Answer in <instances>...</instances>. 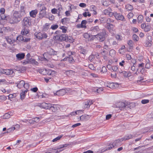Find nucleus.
<instances>
[{"label": "nucleus", "instance_id": "052dcab7", "mask_svg": "<svg viewBox=\"0 0 153 153\" xmlns=\"http://www.w3.org/2000/svg\"><path fill=\"white\" fill-rule=\"evenodd\" d=\"M49 28V25L48 24H46L43 27V29L44 30H47Z\"/></svg>", "mask_w": 153, "mask_h": 153}, {"label": "nucleus", "instance_id": "f3484780", "mask_svg": "<svg viewBox=\"0 0 153 153\" xmlns=\"http://www.w3.org/2000/svg\"><path fill=\"white\" fill-rule=\"evenodd\" d=\"M119 73L121 76H122L125 77H128L131 76V73L127 72L124 71H119Z\"/></svg>", "mask_w": 153, "mask_h": 153}, {"label": "nucleus", "instance_id": "9d476101", "mask_svg": "<svg viewBox=\"0 0 153 153\" xmlns=\"http://www.w3.org/2000/svg\"><path fill=\"white\" fill-rule=\"evenodd\" d=\"M13 73L14 71L12 70L2 69V74H3L7 75H13Z\"/></svg>", "mask_w": 153, "mask_h": 153}, {"label": "nucleus", "instance_id": "338daca9", "mask_svg": "<svg viewBox=\"0 0 153 153\" xmlns=\"http://www.w3.org/2000/svg\"><path fill=\"white\" fill-rule=\"evenodd\" d=\"M103 89L102 88H100L96 89V91L98 93H100L103 90Z\"/></svg>", "mask_w": 153, "mask_h": 153}, {"label": "nucleus", "instance_id": "2eb2a0df", "mask_svg": "<svg viewBox=\"0 0 153 153\" xmlns=\"http://www.w3.org/2000/svg\"><path fill=\"white\" fill-rule=\"evenodd\" d=\"M66 92L65 89H61L57 91L56 93H54V95L58 96H62L64 95L66 93Z\"/></svg>", "mask_w": 153, "mask_h": 153}, {"label": "nucleus", "instance_id": "de8ad7c7", "mask_svg": "<svg viewBox=\"0 0 153 153\" xmlns=\"http://www.w3.org/2000/svg\"><path fill=\"white\" fill-rule=\"evenodd\" d=\"M126 8L128 10H131L133 9V7L132 5L129 4L126 5Z\"/></svg>", "mask_w": 153, "mask_h": 153}, {"label": "nucleus", "instance_id": "5fc2aeb1", "mask_svg": "<svg viewBox=\"0 0 153 153\" xmlns=\"http://www.w3.org/2000/svg\"><path fill=\"white\" fill-rule=\"evenodd\" d=\"M115 37L117 40L119 41L121 40L122 39V36L120 35H116Z\"/></svg>", "mask_w": 153, "mask_h": 153}, {"label": "nucleus", "instance_id": "dca6fc26", "mask_svg": "<svg viewBox=\"0 0 153 153\" xmlns=\"http://www.w3.org/2000/svg\"><path fill=\"white\" fill-rule=\"evenodd\" d=\"M119 86V84L117 83H111L108 84L107 87L110 88L114 89L118 88Z\"/></svg>", "mask_w": 153, "mask_h": 153}, {"label": "nucleus", "instance_id": "5701e85b", "mask_svg": "<svg viewBox=\"0 0 153 153\" xmlns=\"http://www.w3.org/2000/svg\"><path fill=\"white\" fill-rule=\"evenodd\" d=\"M64 73L68 76H71L74 75L75 74V72L72 70L66 71Z\"/></svg>", "mask_w": 153, "mask_h": 153}, {"label": "nucleus", "instance_id": "b1692460", "mask_svg": "<svg viewBox=\"0 0 153 153\" xmlns=\"http://www.w3.org/2000/svg\"><path fill=\"white\" fill-rule=\"evenodd\" d=\"M25 82L23 80L21 81L17 85V86L18 88H24V85Z\"/></svg>", "mask_w": 153, "mask_h": 153}, {"label": "nucleus", "instance_id": "a18cd8bd", "mask_svg": "<svg viewBox=\"0 0 153 153\" xmlns=\"http://www.w3.org/2000/svg\"><path fill=\"white\" fill-rule=\"evenodd\" d=\"M62 135H59L57 137H56V138L52 140V141L53 142H56L57 141H58L62 137Z\"/></svg>", "mask_w": 153, "mask_h": 153}, {"label": "nucleus", "instance_id": "e2e57ef3", "mask_svg": "<svg viewBox=\"0 0 153 153\" xmlns=\"http://www.w3.org/2000/svg\"><path fill=\"white\" fill-rule=\"evenodd\" d=\"M29 85L28 83H25L24 85V88L26 89V90H27L28 91L27 89L29 88Z\"/></svg>", "mask_w": 153, "mask_h": 153}, {"label": "nucleus", "instance_id": "412c9836", "mask_svg": "<svg viewBox=\"0 0 153 153\" xmlns=\"http://www.w3.org/2000/svg\"><path fill=\"white\" fill-rule=\"evenodd\" d=\"M37 13L38 11L37 10H32L30 12V15L31 17L35 18L36 17Z\"/></svg>", "mask_w": 153, "mask_h": 153}, {"label": "nucleus", "instance_id": "a878e982", "mask_svg": "<svg viewBox=\"0 0 153 153\" xmlns=\"http://www.w3.org/2000/svg\"><path fill=\"white\" fill-rule=\"evenodd\" d=\"M27 92V90H25L24 91H22L20 93V98L22 100H23L25 97V94Z\"/></svg>", "mask_w": 153, "mask_h": 153}, {"label": "nucleus", "instance_id": "4be33fe9", "mask_svg": "<svg viewBox=\"0 0 153 153\" xmlns=\"http://www.w3.org/2000/svg\"><path fill=\"white\" fill-rule=\"evenodd\" d=\"M100 30L99 27L97 26L92 27L91 29V30L94 33L95 32H99L100 31Z\"/></svg>", "mask_w": 153, "mask_h": 153}, {"label": "nucleus", "instance_id": "79ce46f5", "mask_svg": "<svg viewBox=\"0 0 153 153\" xmlns=\"http://www.w3.org/2000/svg\"><path fill=\"white\" fill-rule=\"evenodd\" d=\"M16 96V94H10L8 96V98L11 100L12 99L15 97Z\"/></svg>", "mask_w": 153, "mask_h": 153}, {"label": "nucleus", "instance_id": "9b49d317", "mask_svg": "<svg viewBox=\"0 0 153 153\" xmlns=\"http://www.w3.org/2000/svg\"><path fill=\"white\" fill-rule=\"evenodd\" d=\"M51 104L47 103L45 102H42L40 104V106L42 108L46 109H49L51 106Z\"/></svg>", "mask_w": 153, "mask_h": 153}, {"label": "nucleus", "instance_id": "0eeeda50", "mask_svg": "<svg viewBox=\"0 0 153 153\" xmlns=\"http://www.w3.org/2000/svg\"><path fill=\"white\" fill-rule=\"evenodd\" d=\"M112 10L110 7L104 10L103 13L105 15H108L110 17H111L113 15L114 13L112 12Z\"/></svg>", "mask_w": 153, "mask_h": 153}, {"label": "nucleus", "instance_id": "aec40b11", "mask_svg": "<svg viewBox=\"0 0 153 153\" xmlns=\"http://www.w3.org/2000/svg\"><path fill=\"white\" fill-rule=\"evenodd\" d=\"M67 60H68L69 62L70 63H73L74 62V59L73 57L71 56H69V57H67L66 58H64L63 59H62L61 61H65Z\"/></svg>", "mask_w": 153, "mask_h": 153}, {"label": "nucleus", "instance_id": "680f3d73", "mask_svg": "<svg viewBox=\"0 0 153 153\" xmlns=\"http://www.w3.org/2000/svg\"><path fill=\"white\" fill-rule=\"evenodd\" d=\"M58 27V25H52L51 27V28L52 30H55Z\"/></svg>", "mask_w": 153, "mask_h": 153}, {"label": "nucleus", "instance_id": "7c9ffc66", "mask_svg": "<svg viewBox=\"0 0 153 153\" xmlns=\"http://www.w3.org/2000/svg\"><path fill=\"white\" fill-rule=\"evenodd\" d=\"M143 20V16L142 15H140L137 18L138 22L139 23H142Z\"/></svg>", "mask_w": 153, "mask_h": 153}, {"label": "nucleus", "instance_id": "f257e3e1", "mask_svg": "<svg viewBox=\"0 0 153 153\" xmlns=\"http://www.w3.org/2000/svg\"><path fill=\"white\" fill-rule=\"evenodd\" d=\"M123 141V140L122 139H118L116 140L113 143L110 144L108 146L106 147H105V146L102 147L100 149V150H101V152H100V153H102L107 150H110L111 149L114 147L117 146L118 145L117 144L119 143V142H121Z\"/></svg>", "mask_w": 153, "mask_h": 153}, {"label": "nucleus", "instance_id": "13d9d810", "mask_svg": "<svg viewBox=\"0 0 153 153\" xmlns=\"http://www.w3.org/2000/svg\"><path fill=\"white\" fill-rule=\"evenodd\" d=\"M68 146V145L67 144L60 145L59 146V148H56V149H62L64 147H66Z\"/></svg>", "mask_w": 153, "mask_h": 153}, {"label": "nucleus", "instance_id": "423d86ee", "mask_svg": "<svg viewBox=\"0 0 153 153\" xmlns=\"http://www.w3.org/2000/svg\"><path fill=\"white\" fill-rule=\"evenodd\" d=\"M91 116L86 114L82 115L78 118V121H85L88 120L90 118Z\"/></svg>", "mask_w": 153, "mask_h": 153}, {"label": "nucleus", "instance_id": "4468645a", "mask_svg": "<svg viewBox=\"0 0 153 153\" xmlns=\"http://www.w3.org/2000/svg\"><path fill=\"white\" fill-rule=\"evenodd\" d=\"M8 20L11 24L16 23L19 22V21L13 15Z\"/></svg>", "mask_w": 153, "mask_h": 153}, {"label": "nucleus", "instance_id": "6e6d98bb", "mask_svg": "<svg viewBox=\"0 0 153 153\" xmlns=\"http://www.w3.org/2000/svg\"><path fill=\"white\" fill-rule=\"evenodd\" d=\"M0 16L1 17V19L5 20L6 19V16L5 15L4 13L1 14L0 15Z\"/></svg>", "mask_w": 153, "mask_h": 153}, {"label": "nucleus", "instance_id": "c03bdc74", "mask_svg": "<svg viewBox=\"0 0 153 153\" xmlns=\"http://www.w3.org/2000/svg\"><path fill=\"white\" fill-rule=\"evenodd\" d=\"M139 39L138 36L136 34H134L133 35V39L135 42H137L138 41Z\"/></svg>", "mask_w": 153, "mask_h": 153}, {"label": "nucleus", "instance_id": "bf43d9fd", "mask_svg": "<svg viewBox=\"0 0 153 153\" xmlns=\"http://www.w3.org/2000/svg\"><path fill=\"white\" fill-rule=\"evenodd\" d=\"M20 127V126L19 124H16L14 126V127H13L14 130H18Z\"/></svg>", "mask_w": 153, "mask_h": 153}, {"label": "nucleus", "instance_id": "864d4df0", "mask_svg": "<svg viewBox=\"0 0 153 153\" xmlns=\"http://www.w3.org/2000/svg\"><path fill=\"white\" fill-rule=\"evenodd\" d=\"M151 28L150 26L147 25L146 26V27L144 30L145 31L148 32L150 30Z\"/></svg>", "mask_w": 153, "mask_h": 153}, {"label": "nucleus", "instance_id": "20e7f679", "mask_svg": "<svg viewBox=\"0 0 153 153\" xmlns=\"http://www.w3.org/2000/svg\"><path fill=\"white\" fill-rule=\"evenodd\" d=\"M31 25V18L30 17H25L23 20L22 25L24 26L28 27Z\"/></svg>", "mask_w": 153, "mask_h": 153}, {"label": "nucleus", "instance_id": "0e129e2a", "mask_svg": "<svg viewBox=\"0 0 153 153\" xmlns=\"http://www.w3.org/2000/svg\"><path fill=\"white\" fill-rule=\"evenodd\" d=\"M149 102L148 100H143L141 101V103L143 104H145L148 103Z\"/></svg>", "mask_w": 153, "mask_h": 153}, {"label": "nucleus", "instance_id": "69168bd1", "mask_svg": "<svg viewBox=\"0 0 153 153\" xmlns=\"http://www.w3.org/2000/svg\"><path fill=\"white\" fill-rule=\"evenodd\" d=\"M51 12L52 13L55 14L57 12V10L56 8H53L52 9Z\"/></svg>", "mask_w": 153, "mask_h": 153}, {"label": "nucleus", "instance_id": "6ab92c4d", "mask_svg": "<svg viewBox=\"0 0 153 153\" xmlns=\"http://www.w3.org/2000/svg\"><path fill=\"white\" fill-rule=\"evenodd\" d=\"M25 56L24 53H19L16 55V57L17 59L19 60H22L23 59Z\"/></svg>", "mask_w": 153, "mask_h": 153}, {"label": "nucleus", "instance_id": "f8f14e48", "mask_svg": "<svg viewBox=\"0 0 153 153\" xmlns=\"http://www.w3.org/2000/svg\"><path fill=\"white\" fill-rule=\"evenodd\" d=\"M13 15L19 22L21 20V18L22 16L20 14V12L15 11L13 13Z\"/></svg>", "mask_w": 153, "mask_h": 153}, {"label": "nucleus", "instance_id": "473e14b6", "mask_svg": "<svg viewBox=\"0 0 153 153\" xmlns=\"http://www.w3.org/2000/svg\"><path fill=\"white\" fill-rule=\"evenodd\" d=\"M43 56L45 59H46L51 58V56L49 54L48 52L44 53Z\"/></svg>", "mask_w": 153, "mask_h": 153}, {"label": "nucleus", "instance_id": "3c124183", "mask_svg": "<svg viewBox=\"0 0 153 153\" xmlns=\"http://www.w3.org/2000/svg\"><path fill=\"white\" fill-rule=\"evenodd\" d=\"M7 99L6 97L5 96H0V101L3 102L5 100Z\"/></svg>", "mask_w": 153, "mask_h": 153}, {"label": "nucleus", "instance_id": "39448f33", "mask_svg": "<svg viewBox=\"0 0 153 153\" xmlns=\"http://www.w3.org/2000/svg\"><path fill=\"white\" fill-rule=\"evenodd\" d=\"M113 15L117 20H120L122 21H125L124 16L120 13H117V12H114Z\"/></svg>", "mask_w": 153, "mask_h": 153}, {"label": "nucleus", "instance_id": "4c0bfd02", "mask_svg": "<svg viewBox=\"0 0 153 153\" xmlns=\"http://www.w3.org/2000/svg\"><path fill=\"white\" fill-rule=\"evenodd\" d=\"M133 136L132 135L129 134L125 136L123 139H122L123 140H126L130 139H131L133 138Z\"/></svg>", "mask_w": 153, "mask_h": 153}, {"label": "nucleus", "instance_id": "2f4dec72", "mask_svg": "<svg viewBox=\"0 0 153 153\" xmlns=\"http://www.w3.org/2000/svg\"><path fill=\"white\" fill-rule=\"evenodd\" d=\"M19 12H20V14H22V16H23L25 14L24 7L23 6H22L20 7V10Z\"/></svg>", "mask_w": 153, "mask_h": 153}, {"label": "nucleus", "instance_id": "8fccbe9b", "mask_svg": "<svg viewBox=\"0 0 153 153\" xmlns=\"http://www.w3.org/2000/svg\"><path fill=\"white\" fill-rule=\"evenodd\" d=\"M10 117V114L8 113H6L3 116V118L4 119H8Z\"/></svg>", "mask_w": 153, "mask_h": 153}, {"label": "nucleus", "instance_id": "7ed1b4c3", "mask_svg": "<svg viewBox=\"0 0 153 153\" xmlns=\"http://www.w3.org/2000/svg\"><path fill=\"white\" fill-rule=\"evenodd\" d=\"M126 106V105L125 104L122 102H117L113 105V107L119 108V109L120 110H124Z\"/></svg>", "mask_w": 153, "mask_h": 153}, {"label": "nucleus", "instance_id": "a19ab883", "mask_svg": "<svg viewBox=\"0 0 153 153\" xmlns=\"http://www.w3.org/2000/svg\"><path fill=\"white\" fill-rule=\"evenodd\" d=\"M60 29L62 30V32L63 33H66V32L67 27L64 26H62L60 27Z\"/></svg>", "mask_w": 153, "mask_h": 153}, {"label": "nucleus", "instance_id": "cd10ccee", "mask_svg": "<svg viewBox=\"0 0 153 153\" xmlns=\"http://www.w3.org/2000/svg\"><path fill=\"white\" fill-rule=\"evenodd\" d=\"M7 42L10 44H12L15 42V40L7 37L6 38Z\"/></svg>", "mask_w": 153, "mask_h": 153}, {"label": "nucleus", "instance_id": "ddd939ff", "mask_svg": "<svg viewBox=\"0 0 153 153\" xmlns=\"http://www.w3.org/2000/svg\"><path fill=\"white\" fill-rule=\"evenodd\" d=\"M51 107L49 109L52 111L53 112H56L59 111V108L58 107L57 105H53L51 104Z\"/></svg>", "mask_w": 153, "mask_h": 153}, {"label": "nucleus", "instance_id": "603ef678", "mask_svg": "<svg viewBox=\"0 0 153 153\" xmlns=\"http://www.w3.org/2000/svg\"><path fill=\"white\" fill-rule=\"evenodd\" d=\"M133 42L131 40H129L127 41V44L129 46L130 48L133 47Z\"/></svg>", "mask_w": 153, "mask_h": 153}, {"label": "nucleus", "instance_id": "4d7b16f0", "mask_svg": "<svg viewBox=\"0 0 153 153\" xmlns=\"http://www.w3.org/2000/svg\"><path fill=\"white\" fill-rule=\"evenodd\" d=\"M14 130L13 127H12L7 129V133H10L13 131Z\"/></svg>", "mask_w": 153, "mask_h": 153}, {"label": "nucleus", "instance_id": "6e6552de", "mask_svg": "<svg viewBox=\"0 0 153 153\" xmlns=\"http://www.w3.org/2000/svg\"><path fill=\"white\" fill-rule=\"evenodd\" d=\"M105 33L102 32V33L98 34L96 36L97 38L99 39L100 42L103 41L105 39Z\"/></svg>", "mask_w": 153, "mask_h": 153}, {"label": "nucleus", "instance_id": "58836bf2", "mask_svg": "<svg viewBox=\"0 0 153 153\" xmlns=\"http://www.w3.org/2000/svg\"><path fill=\"white\" fill-rule=\"evenodd\" d=\"M28 32L29 31L27 29H24L22 30L21 33L23 35H26L28 33Z\"/></svg>", "mask_w": 153, "mask_h": 153}, {"label": "nucleus", "instance_id": "ea45409f", "mask_svg": "<svg viewBox=\"0 0 153 153\" xmlns=\"http://www.w3.org/2000/svg\"><path fill=\"white\" fill-rule=\"evenodd\" d=\"M70 19L68 18H64L61 19V22L62 23H67L70 21Z\"/></svg>", "mask_w": 153, "mask_h": 153}, {"label": "nucleus", "instance_id": "37998d69", "mask_svg": "<svg viewBox=\"0 0 153 153\" xmlns=\"http://www.w3.org/2000/svg\"><path fill=\"white\" fill-rule=\"evenodd\" d=\"M16 40L19 42L23 41L24 40V38L21 35L18 36L16 38Z\"/></svg>", "mask_w": 153, "mask_h": 153}, {"label": "nucleus", "instance_id": "bb28decb", "mask_svg": "<svg viewBox=\"0 0 153 153\" xmlns=\"http://www.w3.org/2000/svg\"><path fill=\"white\" fill-rule=\"evenodd\" d=\"M42 33L36 32L35 33V36L38 39L41 40Z\"/></svg>", "mask_w": 153, "mask_h": 153}, {"label": "nucleus", "instance_id": "f704fd0d", "mask_svg": "<svg viewBox=\"0 0 153 153\" xmlns=\"http://www.w3.org/2000/svg\"><path fill=\"white\" fill-rule=\"evenodd\" d=\"M65 41L68 42H73V39L71 36H66V38Z\"/></svg>", "mask_w": 153, "mask_h": 153}, {"label": "nucleus", "instance_id": "c85d7f7f", "mask_svg": "<svg viewBox=\"0 0 153 153\" xmlns=\"http://www.w3.org/2000/svg\"><path fill=\"white\" fill-rule=\"evenodd\" d=\"M48 52L49 53V54L51 56L56 55L57 54V52L52 49H50L49 51Z\"/></svg>", "mask_w": 153, "mask_h": 153}, {"label": "nucleus", "instance_id": "09e8293b", "mask_svg": "<svg viewBox=\"0 0 153 153\" xmlns=\"http://www.w3.org/2000/svg\"><path fill=\"white\" fill-rule=\"evenodd\" d=\"M53 39L54 40L60 41L59 34H57L54 36L53 37Z\"/></svg>", "mask_w": 153, "mask_h": 153}, {"label": "nucleus", "instance_id": "c9c22d12", "mask_svg": "<svg viewBox=\"0 0 153 153\" xmlns=\"http://www.w3.org/2000/svg\"><path fill=\"white\" fill-rule=\"evenodd\" d=\"M87 23V21L86 20H82L81 23V28H86V24Z\"/></svg>", "mask_w": 153, "mask_h": 153}, {"label": "nucleus", "instance_id": "774afa93", "mask_svg": "<svg viewBox=\"0 0 153 153\" xmlns=\"http://www.w3.org/2000/svg\"><path fill=\"white\" fill-rule=\"evenodd\" d=\"M128 17L129 19L131 18L133 16V14L132 13H129L128 14Z\"/></svg>", "mask_w": 153, "mask_h": 153}, {"label": "nucleus", "instance_id": "a211bd4d", "mask_svg": "<svg viewBox=\"0 0 153 153\" xmlns=\"http://www.w3.org/2000/svg\"><path fill=\"white\" fill-rule=\"evenodd\" d=\"M83 35L84 38L87 39L88 41H91L93 40L94 36L92 35L90 36L87 33H84Z\"/></svg>", "mask_w": 153, "mask_h": 153}, {"label": "nucleus", "instance_id": "c756f323", "mask_svg": "<svg viewBox=\"0 0 153 153\" xmlns=\"http://www.w3.org/2000/svg\"><path fill=\"white\" fill-rule=\"evenodd\" d=\"M60 41H65L66 38V36L65 34H59Z\"/></svg>", "mask_w": 153, "mask_h": 153}, {"label": "nucleus", "instance_id": "49530a36", "mask_svg": "<svg viewBox=\"0 0 153 153\" xmlns=\"http://www.w3.org/2000/svg\"><path fill=\"white\" fill-rule=\"evenodd\" d=\"M41 40L42 39H45L47 38L48 36L47 33H42Z\"/></svg>", "mask_w": 153, "mask_h": 153}, {"label": "nucleus", "instance_id": "e433bc0d", "mask_svg": "<svg viewBox=\"0 0 153 153\" xmlns=\"http://www.w3.org/2000/svg\"><path fill=\"white\" fill-rule=\"evenodd\" d=\"M114 27V25L110 24H108V25L107 26V28L109 30V31H111Z\"/></svg>", "mask_w": 153, "mask_h": 153}, {"label": "nucleus", "instance_id": "f03ea898", "mask_svg": "<svg viewBox=\"0 0 153 153\" xmlns=\"http://www.w3.org/2000/svg\"><path fill=\"white\" fill-rule=\"evenodd\" d=\"M38 72L40 74L43 75H53L55 74V72L52 70H47L46 69H39L38 70Z\"/></svg>", "mask_w": 153, "mask_h": 153}, {"label": "nucleus", "instance_id": "393cba45", "mask_svg": "<svg viewBox=\"0 0 153 153\" xmlns=\"http://www.w3.org/2000/svg\"><path fill=\"white\" fill-rule=\"evenodd\" d=\"M92 101L90 100L88 101L84 102L85 107L86 108H88L90 107V105L92 104Z\"/></svg>", "mask_w": 153, "mask_h": 153}, {"label": "nucleus", "instance_id": "1a4fd4ad", "mask_svg": "<svg viewBox=\"0 0 153 153\" xmlns=\"http://www.w3.org/2000/svg\"><path fill=\"white\" fill-rule=\"evenodd\" d=\"M46 8L45 7L43 6L41 10L39 15V17L40 18H42L46 15Z\"/></svg>", "mask_w": 153, "mask_h": 153}, {"label": "nucleus", "instance_id": "72a5a7b5", "mask_svg": "<svg viewBox=\"0 0 153 153\" xmlns=\"http://www.w3.org/2000/svg\"><path fill=\"white\" fill-rule=\"evenodd\" d=\"M73 6L72 5H71L70 7V10H69L66 11L65 12V15L67 16H71V12L72 7Z\"/></svg>", "mask_w": 153, "mask_h": 153}]
</instances>
